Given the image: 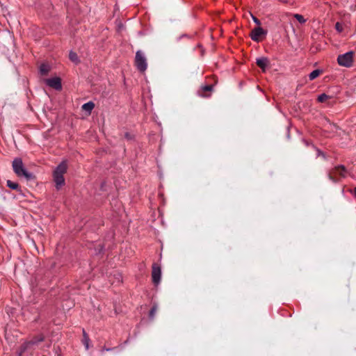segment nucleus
<instances>
[{"label": "nucleus", "mask_w": 356, "mask_h": 356, "mask_svg": "<svg viewBox=\"0 0 356 356\" xmlns=\"http://www.w3.org/2000/svg\"><path fill=\"white\" fill-rule=\"evenodd\" d=\"M67 163L65 161H62L54 171V180L56 183V187L59 189L65 184L64 174L67 171Z\"/></svg>", "instance_id": "1"}, {"label": "nucleus", "mask_w": 356, "mask_h": 356, "mask_svg": "<svg viewBox=\"0 0 356 356\" xmlns=\"http://www.w3.org/2000/svg\"><path fill=\"white\" fill-rule=\"evenodd\" d=\"M13 168L18 177H24L26 179H31L33 177V175L26 170L22 159L19 158L13 160Z\"/></svg>", "instance_id": "2"}, {"label": "nucleus", "mask_w": 356, "mask_h": 356, "mask_svg": "<svg viewBox=\"0 0 356 356\" xmlns=\"http://www.w3.org/2000/svg\"><path fill=\"white\" fill-rule=\"evenodd\" d=\"M354 52L350 51L346 54H341L337 58V62L339 65L350 67L353 63Z\"/></svg>", "instance_id": "3"}, {"label": "nucleus", "mask_w": 356, "mask_h": 356, "mask_svg": "<svg viewBox=\"0 0 356 356\" xmlns=\"http://www.w3.org/2000/svg\"><path fill=\"white\" fill-rule=\"evenodd\" d=\"M346 170L343 165L336 166L329 173V178L334 182H337L339 179L345 177Z\"/></svg>", "instance_id": "4"}, {"label": "nucleus", "mask_w": 356, "mask_h": 356, "mask_svg": "<svg viewBox=\"0 0 356 356\" xmlns=\"http://www.w3.org/2000/svg\"><path fill=\"white\" fill-rule=\"evenodd\" d=\"M135 65L140 72H144L147 69V60L141 51H136L135 58Z\"/></svg>", "instance_id": "5"}, {"label": "nucleus", "mask_w": 356, "mask_h": 356, "mask_svg": "<svg viewBox=\"0 0 356 356\" xmlns=\"http://www.w3.org/2000/svg\"><path fill=\"white\" fill-rule=\"evenodd\" d=\"M266 33L267 32L265 30L258 26L252 30L250 37L253 41L259 42Z\"/></svg>", "instance_id": "6"}, {"label": "nucleus", "mask_w": 356, "mask_h": 356, "mask_svg": "<svg viewBox=\"0 0 356 356\" xmlns=\"http://www.w3.org/2000/svg\"><path fill=\"white\" fill-rule=\"evenodd\" d=\"M152 282L155 285L160 283L161 278V270L160 266L156 264H153L152 270Z\"/></svg>", "instance_id": "7"}, {"label": "nucleus", "mask_w": 356, "mask_h": 356, "mask_svg": "<svg viewBox=\"0 0 356 356\" xmlns=\"http://www.w3.org/2000/svg\"><path fill=\"white\" fill-rule=\"evenodd\" d=\"M45 83L51 88L60 90L62 89L61 80L58 77H54L45 80Z\"/></svg>", "instance_id": "8"}, {"label": "nucleus", "mask_w": 356, "mask_h": 356, "mask_svg": "<svg viewBox=\"0 0 356 356\" xmlns=\"http://www.w3.org/2000/svg\"><path fill=\"white\" fill-rule=\"evenodd\" d=\"M269 62L266 58L262 57L257 59V65L264 71L268 66Z\"/></svg>", "instance_id": "9"}, {"label": "nucleus", "mask_w": 356, "mask_h": 356, "mask_svg": "<svg viewBox=\"0 0 356 356\" xmlns=\"http://www.w3.org/2000/svg\"><path fill=\"white\" fill-rule=\"evenodd\" d=\"M95 107V104L92 102H87L82 106V109L85 111L88 112V113H90L92 110Z\"/></svg>", "instance_id": "10"}, {"label": "nucleus", "mask_w": 356, "mask_h": 356, "mask_svg": "<svg viewBox=\"0 0 356 356\" xmlns=\"http://www.w3.org/2000/svg\"><path fill=\"white\" fill-rule=\"evenodd\" d=\"M82 342H83V345L85 346L86 349L88 350L90 339H89L88 335L86 334V332L84 330L83 331Z\"/></svg>", "instance_id": "11"}, {"label": "nucleus", "mask_w": 356, "mask_h": 356, "mask_svg": "<svg viewBox=\"0 0 356 356\" xmlns=\"http://www.w3.org/2000/svg\"><path fill=\"white\" fill-rule=\"evenodd\" d=\"M322 73V71L320 70H315L314 71H312L309 75V79L312 81V80H314L316 78H317Z\"/></svg>", "instance_id": "12"}, {"label": "nucleus", "mask_w": 356, "mask_h": 356, "mask_svg": "<svg viewBox=\"0 0 356 356\" xmlns=\"http://www.w3.org/2000/svg\"><path fill=\"white\" fill-rule=\"evenodd\" d=\"M50 70V67L47 64H42L40 67V72L42 74H47Z\"/></svg>", "instance_id": "13"}, {"label": "nucleus", "mask_w": 356, "mask_h": 356, "mask_svg": "<svg viewBox=\"0 0 356 356\" xmlns=\"http://www.w3.org/2000/svg\"><path fill=\"white\" fill-rule=\"evenodd\" d=\"M69 58L71 61L73 63H79V58L77 54L75 52L70 51L69 54Z\"/></svg>", "instance_id": "14"}, {"label": "nucleus", "mask_w": 356, "mask_h": 356, "mask_svg": "<svg viewBox=\"0 0 356 356\" xmlns=\"http://www.w3.org/2000/svg\"><path fill=\"white\" fill-rule=\"evenodd\" d=\"M7 186L13 190H17L19 188L18 184L13 182L10 180L7 181Z\"/></svg>", "instance_id": "15"}, {"label": "nucleus", "mask_w": 356, "mask_h": 356, "mask_svg": "<svg viewBox=\"0 0 356 356\" xmlns=\"http://www.w3.org/2000/svg\"><path fill=\"white\" fill-rule=\"evenodd\" d=\"M329 98H330V97L328 95H327L326 94L323 93V94H321V95H319L318 97V101L319 102H325Z\"/></svg>", "instance_id": "16"}, {"label": "nucleus", "mask_w": 356, "mask_h": 356, "mask_svg": "<svg viewBox=\"0 0 356 356\" xmlns=\"http://www.w3.org/2000/svg\"><path fill=\"white\" fill-rule=\"evenodd\" d=\"M157 306L156 305H154L152 307V308L151 309L150 312H149V318L153 319L156 312H157Z\"/></svg>", "instance_id": "17"}, {"label": "nucleus", "mask_w": 356, "mask_h": 356, "mask_svg": "<svg viewBox=\"0 0 356 356\" xmlns=\"http://www.w3.org/2000/svg\"><path fill=\"white\" fill-rule=\"evenodd\" d=\"M293 16L301 24H303L306 22L304 17L300 14H295Z\"/></svg>", "instance_id": "18"}, {"label": "nucleus", "mask_w": 356, "mask_h": 356, "mask_svg": "<svg viewBox=\"0 0 356 356\" xmlns=\"http://www.w3.org/2000/svg\"><path fill=\"white\" fill-rule=\"evenodd\" d=\"M335 29L336 30L339 32V33H341L343 31V25L340 23V22H337L336 24H335Z\"/></svg>", "instance_id": "19"}, {"label": "nucleus", "mask_w": 356, "mask_h": 356, "mask_svg": "<svg viewBox=\"0 0 356 356\" xmlns=\"http://www.w3.org/2000/svg\"><path fill=\"white\" fill-rule=\"evenodd\" d=\"M202 89H203V90H204V91H211V89H212V86H209V85H208V86H204V87L202 88Z\"/></svg>", "instance_id": "20"}, {"label": "nucleus", "mask_w": 356, "mask_h": 356, "mask_svg": "<svg viewBox=\"0 0 356 356\" xmlns=\"http://www.w3.org/2000/svg\"><path fill=\"white\" fill-rule=\"evenodd\" d=\"M253 21L259 26L261 25L260 21L257 17H253Z\"/></svg>", "instance_id": "21"}, {"label": "nucleus", "mask_w": 356, "mask_h": 356, "mask_svg": "<svg viewBox=\"0 0 356 356\" xmlns=\"http://www.w3.org/2000/svg\"><path fill=\"white\" fill-rule=\"evenodd\" d=\"M354 196L356 197V187L353 189V192Z\"/></svg>", "instance_id": "22"}]
</instances>
